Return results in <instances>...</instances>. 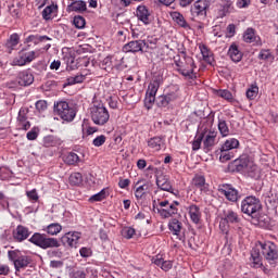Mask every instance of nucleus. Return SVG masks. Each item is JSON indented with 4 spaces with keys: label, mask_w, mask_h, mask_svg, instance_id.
I'll use <instances>...</instances> for the list:
<instances>
[{
    "label": "nucleus",
    "mask_w": 278,
    "mask_h": 278,
    "mask_svg": "<svg viewBox=\"0 0 278 278\" xmlns=\"http://www.w3.org/2000/svg\"><path fill=\"white\" fill-rule=\"evenodd\" d=\"M74 25L77 29H84L86 27V20L83 16H75L74 17Z\"/></svg>",
    "instance_id": "nucleus-56"
},
{
    "label": "nucleus",
    "mask_w": 278,
    "mask_h": 278,
    "mask_svg": "<svg viewBox=\"0 0 278 278\" xmlns=\"http://www.w3.org/2000/svg\"><path fill=\"white\" fill-rule=\"evenodd\" d=\"M192 185L198 188V190H201V192H207L208 185L205 182V176L202 175H195L192 179Z\"/></svg>",
    "instance_id": "nucleus-31"
},
{
    "label": "nucleus",
    "mask_w": 278,
    "mask_h": 278,
    "mask_svg": "<svg viewBox=\"0 0 278 278\" xmlns=\"http://www.w3.org/2000/svg\"><path fill=\"white\" fill-rule=\"evenodd\" d=\"M26 197L30 201V203H38V201L40 200V195H38V191L36 189L26 191Z\"/></svg>",
    "instance_id": "nucleus-50"
},
{
    "label": "nucleus",
    "mask_w": 278,
    "mask_h": 278,
    "mask_svg": "<svg viewBox=\"0 0 278 278\" xmlns=\"http://www.w3.org/2000/svg\"><path fill=\"white\" fill-rule=\"evenodd\" d=\"M20 42L21 36L16 33L12 34L5 42V49L8 50V53H12V51L18 47Z\"/></svg>",
    "instance_id": "nucleus-25"
},
{
    "label": "nucleus",
    "mask_w": 278,
    "mask_h": 278,
    "mask_svg": "<svg viewBox=\"0 0 278 278\" xmlns=\"http://www.w3.org/2000/svg\"><path fill=\"white\" fill-rule=\"evenodd\" d=\"M227 38H233L236 36V25L229 24L226 28Z\"/></svg>",
    "instance_id": "nucleus-60"
},
{
    "label": "nucleus",
    "mask_w": 278,
    "mask_h": 278,
    "mask_svg": "<svg viewBox=\"0 0 278 278\" xmlns=\"http://www.w3.org/2000/svg\"><path fill=\"white\" fill-rule=\"evenodd\" d=\"M238 147H240V141L238 139H227L220 147V162H229V160H233L235 154L231 151H233V149H238Z\"/></svg>",
    "instance_id": "nucleus-7"
},
{
    "label": "nucleus",
    "mask_w": 278,
    "mask_h": 278,
    "mask_svg": "<svg viewBox=\"0 0 278 278\" xmlns=\"http://www.w3.org/2000/svg\"><path fill=\"white\" fill-rule=\"evenodd\" d=\"M89 273L94 275V271H92V268H90V267H87L86 270L85 269H76L71 273V277L72 278H86V275H89Z\"/></svg>",
    "instance_id": "nucleus-43"
},
{
    "label": "nucleus",
    "mask_w": 278,
    "mask_h": 278,
    "mask_svg": "<svg viewBox=\"0 0 278 278\" xmlns=\"http://www.w3.org/2000/svg\"><path fill=\"white\" fill-rule=\"evenodd\" d=\"M35 105L38 112H45V110H47V101L45 100L37 101Z\"/></svg>",
    "instance_id": "nucleus-63"
},
{
    "label": "nucleus",
    "mask_w": 278,
    "mask_h": 278,
    "mask_svg": "<svg viewBox=\"0 0 278 278\" xmlns=\"http://www.w3.org/2000/svg\"><path fill=\"white\" fill-rule=\"evenodd\" d=\"M12 177V170L5 166L0 167V179L5 181V179H10Z\"/></svg>",
    "instance_id": "nucleus-52"
},
{
    "label": "nucleus",
    "mask_w": 278,
    "mask_h": 278,
    "mask_svg": "<svg viewBox=\"0 0 278 278\" xmlns=\"http://www.w3.org/2000/svg\"><path fill=\"white\" fill-rule=\"evenodd\" d=\"M174 62L180 75L188 77V79H197V74H194V68H197V65H194V59L186 56V54L182 56L176 55L174 58Z\"/></svg>",
    "instance_id": "nucleus-1"
},
{
    "label": "nucleus",
    "mask_w": 278,
    "mask_h": 278,
    "mask_svg": "<svg viewBox=\"0 0 278 278\" xmlns=\"http://www.w3.org/2000/svg\"><path fill=\"white\" fill-rule=\"evenodd\" d=\"M257 94H260V87H257V84L254 83L252 84L248 90H247V98L250 100V101H253L254 99L257 98Z\"/></svg>",
    "instance_id": "nucleus-42"
},
{
    "label": "nucleus",
    "mask_w": 278,
    "mask_h": 278,
    "mask_svg": "<svg viewBox=\"0 0 278 278\" xmlns=\"http://www.w3.org/2000/svg\"><path fill=\"white\" fill-rule=\"evenodd\" d=\"M244 42L256 45L257 47H262V38L255 35V30L253 28H248L243 35Z\"/></svg>",
    "instance_id": "nucleus-18"
},
{
    "label": "nucleus",
    "mask_w": 278,
    "mask_h": 278,
    "mask_svg": "<svg viewBox=\"0 0 278 278\" xmlns=\"http://www.w3.org/2000/svg\"><path fill=\"white\" fill-rule=\"evenodd\" d=\"M160 86H162V76H156L149 84L147 94L155 97L157 94V90H160Z\"/></svg>",
    "instance_id": "nucleus-26"
},
{
    "label": "nucleus",
    "mask_w": 278,
    "mask_h": 278,
    "mask_svg": "<svg viewBox=\"0 0 278 278\" xmlns=\"http://www.w3.org/2000/svg\"><path fill=\"white\" fill-rule=\"evenodd\" d=\"M165 96L167 97V101H169V103H175V101H179V99H181V93H179V88L176 86L172 87V90Z\"/></svg>",
    "instance_id": "nucleus-38"
},
{
    "label": "nucleus",
    "mask_w": 278,
    "mask_h": 278,
    "mask_svg": "<svg viewBox=\"0 0 278 278\" xmlns=\"http://www.w3.org/2000/svg\"><path fill=\"white\" fill-rule=\"evenodd\" d=\"M208 8L210 2L207 0H198L193 3L191 8V13L193 14V16H206Z\"/></svg>",
    "instance_id": "nucleus-13"
},
{
    "label": "nucleus",
    "mask_w": 278,
    "mask_h": 278,
    "mask_svg": "<svg viewBox=\"0 0 278 278\" xmlns=\"http://www.w3.org/2000/svg\"><path fill=\"white\" fill-rule=\"evenodd\" d=\"M106 198H108V191H105V189H102L100 192L91 195L89 198V202L90 203H97L99 201H103Z\"/></svg>",
    "instance_id": "nucleus-46"
},
{
    "label": "nucleus",
    "mask_w": 278,
    "mask_h": 278,
    "mask_svg": "<svg viewBox=\"0 0 278 278\" xmlns=\"http://www.w3.org/2000/svg\"><path fill=\"white\" fill-rule=\"evenodd\" d=\"M79 253L83 257H91L92 256V249L84 247L79 250Z\"/></svg>",
    "instance_id": "nucleus-62"
},
{
    "label": "nucleus",
    "mask_w": 278,
    "mask_h": 278,
    "mask_svg": "<svg viewBox=\"0 0 278 278\" xmlns=\"http://www.w3.org/2000/svg\"><path fill=\"white\" fill-rule=\"evenodd\" d=\"M45 231H47V233H49V236H58V233H60V231H62V225H60L59 223L50 224L47 226Z\"/></svg>",
    "instance_id": "nucleus-44"
},
{
    "label": "nucleus",
    "mask_w": 278,
    "mask_h": 278,
    "mask_svg": "<svg viewBox=\"0 0 278 278\" xmlns=\"http://www.w3.org/2000/svg\"><path fill=\"white\" fill-rule=\"evenodd\" d=\"M47 40H51L48 36H40V35H29L26 38V42H34V45H38L39 42H45Z\"/></svg>",
    "instance_id": "nucleus-45"
},
{
    "label": "nucleus",
    "mask_w": 278,
    "mask_h": 278,
    "mask_svg": "<svg viewBox=\"0 0 278 278\" xmlns=\"http://www.w3.org/2000/svg\"><path fill=\"white\" fill-rule=\"evenodd\" d=\"M258 60H263L264 62H275V54H273L270 49H262L258 53Z\"/></svg>",
    "instance_id": "nucleus-39"
},
{
    "label": "nucleus",
    "mask_w": 278,
    "mask_h": 278,
    "mask_svg": "<svg viewBox=\"0 0 278 278\" xmlns=\"http://www.w3.org/2000/svg\"><path fill=\"white\" fill-rule=\"evenodd\" d=\"M17 128L22 129L23 131H27L31 128V123L27 121V113L25 112V110H20L18 112Z\"/></svg>",
    "instance_id": "nucleus-19"
},
{
    "label": "nucleus",
    "mask_w": 278,
    "mask_h": 278,
    "mask_svg": "<svg viewBox=\"0 0 278 278\" xmlns=\"http://www.w3.org/2000/svg\"><path fill=\"white\" fill-rule=\"evenodd\" d=\"M106 140H108V137H105V135H100L92 140V144L93 147H103Z\"/></svg>",
    "instance_id": "nucleus-55"
},
{
    "label": "nucleus",
    "mask_w": 278,
    "mask_h": 278,
    "mask_svg": "<svg viewBox=\"0 0 278 278\" xmlns=\"http://www.w3.org/2000/svg\"><path fill=\"white\" fill-rule=\"evenodd\" d=\"M90 75V70H85L80 74H77L76 76H71L67 78V84L70 86H75V84H84L86 81V77Z\"/></svg>",
    "instance_id": "nucleus-27"
},
{
    "label": "nucleus",
    "mask_w": 278,
    "mask_h": 278,
    "mask_svg": "<svg viewBox=\"0 0 278 278\" xmlns=\"http://www.w3.org/2000/svg\"><path fill=\"white\" fill-rule=\"evenodd\" d=\"M182 224L181 222H179L178 219H172L168 223V229L169 231H172V233L174 236H179V233H181V229H182Z\"/></svg>",
    "instance_id": "nucleus-35"
},
{
    "label": "nucleus",
    "mask_w": 278,
    "mask_h": 278,
    "mask_svg": "<svg viewBox=\"0 0 278 278\" xmlns=\"http://www.w3.org/2000/svg\"><path fill=\"white\" fill-rule=\"evenodd\" d=\"M170 17L174 21V23H176V25H178V27L186 29V31L192 29V27L190 26L188 21H186V17H184V14H181L177 11H174L170 13Z\"/></svg>",
    "instance_id": "nucleus-16"
},
{
    "label": "nucleus",
    "mask_w": 278,
    "mask_h": 278,
    "mask_svg": "<svg viewBox=\"0 0 278 278\" xmlns=\"http://www.w3.org/2000/svg\"><path fill=\"white\" fill-rule=\"evenodd\" d=\"M156 104L159 105V108H168V105H170V102L168 101L167 96L163 94L157 98Z\"/></svg>",
    "instance_id": "nucleus-53"
},
{
    "label": "nucleus",
    "mask_w": 278,
    "mask_h": 278,
    "mask_svg": "<svg viewBox=\"0 0 278 278\" xmlns=\"http://www.w3.org/2000/svg\"><path fill=\"white\" fill-rule=\"evenodd\" d=\"M189 216L195 225H199L201 222V208L197 204H191L188 207Z\"/></svg>",
    "instance_id": "nucleus-30"
},
{
    "label": "nucleus",
    "mask_w": 278,
    "mask_h": 278,
    "mask_svg": "<svg viewBox=\"0 0 278 278\" xmlns=\"http://www.w3.org/2000/svg\"><path fill=\"white\" fill-rule=\"evenodd\" d=\"M262 210V203L260 202V199L249 195L241 202V212L243 214H248V216H252V214H256V212H260Z\"/></svg>",
    "instance_id": "nucleus-8"
},
{
    "label": "nucleus",
    "mask_w": 278,
    "mask_h": 278,
    "mask_svg": "<svg viewBox=\"0 0 278 278\" xmlns=\"http://www.w3.org/2000/svg\"><path fill=\"white\" fill-rule=\"evenodd\" d=\"M90 116L91 121L94 125H99L103 127V125H108L110 122V111L102 103L93 104L90 108Z\"/></svg>",
    "instance_id": "nucleus-3"
},
{
    "label": "nucleus",
    "mask_w": 278,
    "mask_h": 278,
    "mask_svg": "<svg viewBox=\"0 0 278 278\" xmlns=\"http://www.w3.org/2000/svg\"><path fill=\"white\" fill-rule=\"evenodd\" d=\"M218 192L225 195V199L231 203H236L240 199V192L231 185H219Z\"/></svg>",
    "instance_id": "nucleus-9"
},
{
    "label": "nucleus",
    "mask_w": 278,
    "mask_h": 278,
    "mask_svg": "<svg viewBox=\"0 0 278 278\" xmlns=\"http://www.w3.org/2000/svg\"><path fill=\"white\" fill-rule=\"evenodd\" d=\"M151 188V182L149 181H143L142 185H140L139 187H137V189L135 190V197L136 199H142V197H144V194H147V191Z\"/></svg>",
    "instance_id": "nucleus-37"
},
{
    "label": "nucleus",
    "mask_w": 278,
    "mask_h": 278,
    "mask_svg": "<svg viewBox=\"0 0 278 278\" xmlns=\"http://www.w3.org/2000/svg\"><path fill=\"white\" fill-rule=\"evenodd\" d=\"M29 228L18 225L16 229L13 231V238L16 242H23L29 238Z\"/></svg>",
    "instance_id": "nucleus-17"
},
{
    "label": "nucleus",
    "mask_w": 278,
    "mask_h": 278,
    "mask_svg": "<svg viewBox=\"0 0 278 278\" xmlns=\"http://www.w3.org/2000/svg\"><path fill=\"white\" fill-rule=\"evenodd\" d=\"M16 81L18 86H31L34 84V74L29 71H22L17 74Z\"/></svg>",
    "instance_id": "nucleus-15"
},
{
    "label": "nucleus",
    "mask_w": 278,
    "mask_h": 278,
    "mask_svg": "<svg viewBox=\"0 0 278 278\" xmlns=\"http://www.w3.org/2000/svg\"><path fill=\"white\" fill-rule=\"evenodd\" d=\"M149 43L144 40H135L130 41L123 47L124 53H139V51H142L143 47H147Z\"/></svg>",
    "instance_id": "nucleus-14"
},
{
    "label": "nucleus",
    "mask_w": 278,
    "mask_h": 278,
    "mask_svg": "<svg viewBox=\"0 0 278 278\" xmlns=\"http://www.w3.org/2000/svg\"><path fill=\"white\" fill-rule=\"evenodd\" d=\"M36 60V51L22 52L20 56L13 59L12 66H25Z\"/></svg>",
    "instance_id": "nucleus-11"
},
{
    "label": "nucleus",
    "mask_w": 278,
    "mask_h": 278,
    "mask_svg": "<svg viewBox=\"0 0 278 278\" xmlns=\"http://www.w3.org/2000/svg\"><path fill=\"white\" fill-rule=\"evenodd\" d=\"M226 223H231L232 225L236 223H240V217L238 216V213L233 211H228L226 213V216L222 218V225H225Z\"/></svg>",
    "instance_id": "nucleus-36"
},
{
    "label": "nucleus",
    "mask_w": 278,
    "mask_h": 278,
    "mask_svg": "<svg viewBox=\"0 0 278 278\" xmlns=\"http://www.w3.org/2000/svg\"><path fill=\"white\" fill-rule=\"evenodd\" d=\"M155 103V96H151L146 93V99H144V105L148 110H151L153 108V104Z\"/></svg>",
    "instance_id": "nucleus-57"
},
{
    "label": "nucleus",
    "mask_w": 278,
    "mask_h": 278,
    "mask_svg": "<svg viewBox=\"0 0 278 278\" xmlns=\"http://www.w3.org/2000/svg\"><path fill=\"white\" fill-rule=\"evenodd\" d=\"M27 140H36L38 138V128L34 127L26 135Z\"/></svg>",
    "instance_id": "nucleus-61"
},
{
    "label": "nucleus",
    "mask_w": 278,
    "mask_h": 278,
    "mask_svg": "<svg viewBox=\"0 0 278 278\" xmlns=\"http://www.w3.org/2000/svg\"><path fill=\"white\" fill-rule=\"evenodd\" d=\"M156 194L159 195V198L153 200V205H159L160 207H168L170 203V201H168L166 199V193L162 192V191H157Z\"/></svg>",
    "instance_id": "nucleus-34"
},
{
    "label": "nucleus",
    "mask_w": 278,
    "mask_h": 278,
    "mask_svg": "<svg viewBox=\"0 0 278 278\" xmlns=\"http://www.w3.org/2000/svg\"><path fill=\"white\" fill-rule=\"evenodd\" d=\"M228 55L232 62H241L242 61V51H240V47L236 43H231L228 49Z\"/></svg>",
    "instance_id": "nucleus-22"
},
{
    "label": "nucleus",
    "mask_w": 278,
    "mask_h": 278,
    "mask_svg": "<svg viewBox=\"0 0 278 278\" xmlns=\"http://www.w3.org/2000/svg\"><path fill=\"white\" fill-rule=\"evenodd\" d=\"M117 60L118 59L115 55L105 56L101 61L100 67L103 68V71H106L108 73H110V71H112L114 66H116Z\"/></svg>",
    "instance_id": "nucleus-24"
},
{
    "label": "nucleus",
    "mask_w": 278,
    "mask_h": 278,
    "mask_svg": "<svg viewBox=\"0 0 278 278\" xmlns=\"http://www.w3.org/2000/svg\"><path fill=\"white\" fill-rule=\"evenodd\" d=\"M218 130L222 134L223 138L229 135V126L225 119H219L218 122Z\"/></svg>",
    "instance_id": "nucleus-49"
},
{
    "label": "nucleus",
    "mask_w": 278,
    "mask_h": 278,
    "mask_svg": "<svg viewBox=\"0 0 278 278\" xmlns=\"http://www.w3.org/2000/svg\"><path fill=\"white\" fill-rule=\"evenodd\" d=\"M54 114L64 123H73L75 116H77L75 109L68 105L66 101L54 102Z\"/></svg>",
    "instance_id": "nucleus-2"
},
{
    "label": "nucleus",
    "mask_w": 278,
    "mask_h": 278,
    "mask_svg": "<svg viewBox=\"0 0 278 278\" xmlns=\"http://www.w3.org/2000/svg\"><path fill=\"white\" fill-rule=\"evenodd\" d=\"M65 164H68V166H75L76 164H79V155L75 152H70L64 156Z\"/></svg>",
    "instance_id": "nucleus-41"
},
{
    "label": "nucleus",
    "mask_w": 278,
    "mask_h": 278,
    "mask_svg": "<svg viewBox=\"0 0 278 278\" xmlns=\"http://www.w3.org/2000/svg\"><path fill=\"white\" fill-rule=\"evenodd\" d=\"M53 10L54 8L52 5L46 7L42 11V18H45V21H50L51 14H53Z\"/></svg>",
    "instance_id": "nucleus-58"
},
{
    "label": "nucleus",
    "mask_w": 278,
    "mask_h": 278,
    "mask_svg": "<svg viewBox=\"0 0 278 278\" xmlns=\"http://www.w3.org/2000/svg\"><path fill=\"white\" fill-rule=\"evenodd\" d=\"M202 136L204 152L210 153V151L216 147V136H218V132L213 130H203Z\"/></svg>",
    "instance_id": "nucleus-10"
},
{
    "label": "nucleus",
    "mask_w": 278,
    "mask_h": 278,
    "mask_svg": "<svg viewBox=\"0 0 278 278\" xmlns=\"http://www.w3.org/2000/svg\"><path fill=\"white\" fill-rule=\"evenodd\" d=\"M203 143V135L202 131L198 132L192 141V151H199L201 149V144Z\"/></svg>",
    "instance_id": "nucleus-47"
},
{
    "label": "nucleus",
    "mask_w": 278,
    "mask_h": 278,
    "mask_svg": "<svg viewBox=\"0 0 278 278\" xmlns=\"http://www.w3.org/2000/svg\"><path fill=\"white\" fill-rule=\"evenodd\" d=\"M84 181V176H81V173H73L70 176V184L72 186H79Z\"/></svg>",
    "instance_id": "nucleus-48"
},
{
    "label": "nucleus",
    "mask_w": 278,
    "mask_h": 278,
    "mask_svg": "<svg viewBox=\"0 0 278 278\" xmlns=\"http://www.w3.org/2000/svg\"><path fill=\"white\" fill-rule=\"evenodd\" d=\"M173 268V262L172 261H163V265H161V269L165 273H168Z\"/></svg>",
    "instance_id": "nucleus-64"
},
{
    "label": "nucleus",
    "mask_w": 278,
    "mask_h": 278,
    "mask_svg": "<svg viewBox=\"0 0 278 278\" xmlns=\"http://www.w3.org/2000/svg\"><path fill=\"white\" fill-rule=\"evenodd\" d=\"M29 242L39 247V249H58L60 248V241L55 238H49L45 233L35 232L30 238Z\"/></svg>",
    "instance_id": "nucleus-4"
},
{
    "label": "nucleus",
    "mask_w": 278,
    "mask_h": 278,
    "mask_svg": "<svg viewBox=\"0 0 278 278\" xmlns=\"http://www.w3.org/2000/svg\"><path fill=\"white\" fill-rule=\"evenodd\" d=\"M177 205H179V202L174 201L166 207L159 210V214H161L163 218H170V216H175V214H177Z\"/></svg>",
    "instance_id": "nucleus-20"
},
{
    "label": "nucleus",
    "mask_w": 278,
    "mask_h": 278,
    "mask_svg": "<svg viewBox=\"0 0 278 278\" xmlns=\"http://www.w3.org/2000/svg\"><path fill=\"white\" fill-rule=\"evenodd\" d=\"M256 248L260 249L263 257L268 261L269 264L278 261V249L277 245L270 241L267 242H258Z\"/></svg>",
    "instance_id": "nucleus-6"
},
{
    "label": "nucleus",
    "mask_w": 278,
    "mask_h": 278,
    "mask_svg": "<svg viewBox=\"0 0 278 278\" xmlns=\"http://www.w3.org/2000/svg\"><path fill=\"white\" fill-rule=\"evenodd\" d=\"M224 14H229L233 12V2L231 1H225L223 4Z\"/></svg>",
    "instance_id": "nucleus-59"
},
{
    "label": "nucleus",
    "mask_w": 278,
    "mask_h": 278,
    "mask_svg": "<svg viewBox=\"0 0 278 278\" xmlns=\"http://www.w3.org/2000/svg\"><path fill=\"white\" fill-rule=\"evenodd\" d=\"M61 240L63 244H67V247L72 249H77V244H79V240H81V232L70 231L65 233Z\"/></svg>",
    "instance_id": "nucleus-12"
},
{
    "label": "nucleus",
    "mask_w": 278,
    "mask_h": 278,
    "mask_svg": "<svg viewBox=\"0 0 278 278\" xmlns=\"http://www.w3.org/2000/svg\"><path fill=\"white\" fill-rule=\"evenodd\" d=\"M251 260H252V268H262L263 266L262 255L260 252V248H257V245L252 249Z\"/></svg>",
    "instance_id": "nucleus-29"
},
{
    "label": "nucleus",
    "mask_w": 278,
    "mask_h": 278,
    "mask_svg": "<svg viewBox=\"0 0 278 278\" xmlns=\"http://www.w3.org/2000/svg\"><path fill=\"white\" fill-rule=\"evenodd\" d=\"M62 146V139L55 137V136H47L43 138V147L47 149H50L51 147H60Z\"/></svg>",
    "instance_id": "nucleus-33"
},
{
    "label": "nucleus",
    "mask_w": 278,
    "mask_h": 278,
    "mask_svg": "<svg viewBox=\"0 0 278 278\" xmlns=\"http://www.w3.org/2000/svg\"><path fill=\"white\" fill-rule=\"evenodd\" d=\"M217 96L222 97V99H225L226 101H233V94L227 89L218 90Z\"/></svg>",
    "instance_id": "nucleus-51"
},
{
    "label": "nucleus",
    "mask_w": 278,
    "mask_h": 278,
    "mask_svg": "<svg viewBox=\"0 0 278 278\" xmlns=\"http://www.w3.org/2000/svg\"><path fill=\"white\" fill-rule=\"evenodd\" d=\"M122 233L124 238H126V240H131V238L136 236V229H134L132 227H126L123 229Z\"/></svg>",
    "instance_id": "nucleus-54"
},
{
    "label": "nucleus",
    "mask_w": 278,
    "mask_h": 278,
    "mask_svg": "<svg viewBox=\"0 0 278 278\" xmlns=\"http://www.w3.org/2000/svg\"><path fill=\"white\" fill-rule=\"evenodd\" d=\"M199 49L201 51L204 62L212 64V60H214V58L212 56V51H210V48H207V46L205 45H200Z\"/></svg>",
    "instance_id": "nucleus-40"
},
{
    "label": "nucleus",
    "mask_w": 278,
    "mask_h": 278,
    "mask_svg": "<svg viewBox=\"0 0 278 278\" xmlns=\"http://www.w3.org/2000/svg\"><path fill=\"white\" fill-rule=\"evenodd\" d=\"M8 257L10 262L13 263L16 273H18V270H22L23 268H27L29 264H31V257L23 255V253H21V251L18 250L9 251Z\"/></svg>",
    "instance_id": "nucleus-5"
},
{
    "label": "nucleus",
    "mask_w": 278,
    "mask_h": 278,
    "mask_svg": "<svg viewBox=\"0 0 278 278\" xmlns=\"http://www.w3.org/2000/svg\"><path fill=\"white\" fill-rule=\"evenodd\" d=\"M68 12H86L87 4L84 0H77L67 5Z\"/></svg>",
    "instance_id": "nucleus-32"
},
{
    "label": "nucleus",
    "mask_w": 278,
    "mask_h": 278,
    "mask_svg": "<svg viewBox=\"0 0 278 278\" xmlns=\"http://www.w3.org/2000/svg\"><path fill=\"white\" fill-rule=\"evenodd\" d=\"M148 147L154 152L162 151V147H164V139L162 137H152L148 139Z\"/></svg>",
    "instance_id": "nucleus-28"
},
{
    "label": "nucleus",
    "mask_w": 278,
    "mask_h": 278,
    "mask_svg": "<svg viewBox=\"0 0 278 278\" xmlns=\"http://www.w3.org/2000/svg\"><path fill=\"white\" fill-rule=\"evenodd\" d=\"M156 186L160 188L159 192H170L173 190V185L170 184V180L166 178V176H159L156 178Z\"/></svg>",
    "instance_id": "nucleus-23"
},
{
    "label": "nucleus",
    "mask_w": 278,
    "mask_h": 278,
    "mask_svg": "<svg viewBox=\"0 0 278 278\" xmlns=\"http://www.w3.org/2000/svg\"><path fill=\"white\" fill-rule=\"evenodd\" d=\"M137 17L143 23V25L151 24V13H149V9L144 5H139L137 8Z\"/></svg>",
    "instance_id": "nucleus-21"
}]
</instances>
